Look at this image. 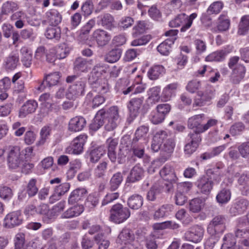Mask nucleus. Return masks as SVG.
Masks as SVG:
<instances>
[{"instance_id": "1", "label": "nucleus", "mask_w": 249, "mask_h": 249, "mask_svg": "<svg viewBox=\"0 0 249 249\" xmlns=\"http://www.w3.org/2000/svg\"><path fill=\"white\" fill-rule=\"evenodd\" d=\"M120 120L121 116L118 107L112 106L107 110L102 109L97 112L93 122L90 125V129L96 131L105 124L106 129L111 131L117 127Z\"/></svg>"}, {"instance_id": "2", "label": "nucleus", "mask_w": 249, "mask_h": 249, "mask_svg": "<svg viewBox=\"0 0 249 249\" xmlns=\"http://www.w3.org/2000/svg\"><path fill=\"white\" fill-rule=\"evenodd\" d=\"M109 219L116 224H120L126 220L130 216L129 209L121 204L114 205L110 210Z\"/></svg>"}, {"instance_id": "3", "label": "nucleus", "mask_w": 249, "mask_h": 249, "mask_svg": "<svg viewBox=\"0 0 249 249\" xmlns=\"http://www.w3.org/2000/svg\"><path fill=\"white\" fill-rule=\"evenodd\" d=\"M197 16L196 13L192 14L189 16L184 13L179 14L170 21L169 26L175 28L182 25L180 31L185 32L191 27L193 20L196 18Z\"/></svg>"}, {"instance_id": "4", "label": "nucleus", "mask_w": 249, "mask_h": 249, "mask_svg": "<svg viewBox=\"0 0 249 249\" xmlns=\"http://www.w3.org/2000/svg\"><path fill=\"white\" fill-rule=\"evenodd\" d=\"M226 219L225 216L217 215L213 217L207 227V231L211 235L222 233L226 229Z\"/></svg>"}, {"instance_id": "5", "label": "nucleus", "mask_w": 249, "mask_h": 249, "mask_svg": "<svg viewBox=\"0 0 249 249\" xmlns=\"http://www.w3.org/2000/svg\"><path fill=\"white\" fill-rule=\"evenodd\" d=\"M160 174L161 178L168 182L165 184L166 191L169 192L173 189V184L176 183L178 180L174 167L170 164H166L160 170Z\"/></svg>"}, {"instance_id": "6", "label": "nucleus", "mask_w": 249, "mask_h": 249, "mask_svg": "<svg viewBox=\"0 0 249 249\" xmlns=\"http://www.w3.org/2000/svg\"><path fill=\"white\" fill-rule=\"evenodd\" d=\"M24 156L21 154L18 146H12L9 148L7 156L9 167L11 169H16L20 167L23 162Z\"/></svg>"}, {"instance_id": "7", "label": "nucleus", "mask_w": 249, "mask_h": 249, "mask_svg": "<svg viewBox=\"0 0 249 249\" xmlns=\"http://www.w3.org/2000/svg\"><path fill=\"white\" fill-rule=\"evenodd\" d=\"M86 82L84 79H79L75 81L69 87L67 93V98L74 99L85 94Z\"/></svg>"}, {"instance_id": "8", "label": "nucleus", "mask_w": 249, "mask_h": 249, "mask_svg": "<svg viewBox=\"0 0 249 249\" xmlns=\"http://www.w3.org/2000/svg\"><path fill=\"white\" fill-rule=\"evenodd\" d=\"M87 139V136L85 134L80 135L73 139L71 145L66 149V153L79 155L83 151L84 145Z\"/></svg>"}, {"instance_id": "9", "label": "nucleus", "mask_w": 249, "mask_h": 249, "mask_svg": "<svg viewBox=\"0 0 249 249\" xmlns=\"http://www.w3.org/2000/svg\"><path fill=\"white\" fill-rule=\"evenodd\" d=\"M215 90L213 87L207 85L203 91H198L194 104L196 106H203L214 96Z\"/></svg>"}, {"instance_id": "10", "label": "nucleus", "mask_w": 249, "mask_h": 249, "mask_svg": "<svg viewBox=\"0 0 249 249\" xmlns=\"http://www.w3.org/2000/svg\"><path fill=\"white\" fill-rule=\"evenodd\" d=\"M204 233V229L201 226L195 225L186 231L184 237L187 241L198 243L202 240Z\"/></svg>"}, {"instance_id": "11", "label": "nucleus", "mask_w": 249, "mask_h": 249, "mask_svg": "<svg viewBox=\"0 0 249 249\" xmlns=\"http://www.w3.org/2000/svg\"><path fill=\"white\" fill-rule=\"evenodd\" d=\"M91 38L99 47H104L109 42L111 36L107 31L98 29L93 32Z\"/></svg>"}, {"instance_id": "12", "label": "nucleus", "mask_w": 249, "mask_h": 249, "mask_svg": "<svg viewBox=\"0 0 249 249\" xmlns=\"http://www.w3.org/2000/svg\"><path fill=\"white\" fill-rule=\"evenodd\" d=\"M249 207V200L245 198L240 197L235 200L230 209V213L233 215L242 214Z\"/></svg>"}, {"instance_id": "13", "label": "nucleus", "mask_w": 249, "mask_h": 249, "mask_svg": "<svg viewBox=\"0 0 249 249\" xmlns=\"http://www.w3.org/2000/svg\"><path fill=\"white\" fill-rule=\"evenodd\" d=\"M22 222L21 213L20 211H14L8 213L4 219V226L11 228L20 225Z\"/></svg>"}, {"instance_id": "14", "label": "nucleus", "mask_w": 249, "mask_h": 249, "mask_svg": "<svg viewBox=\"0 0 249 249\" xmlns=\"http://www.w3.org/2000/svg\"><path fill=\"white\" fill-rule=\"evenodd\" d=\"M213 183L211 178L207 177H202L197 180L196 185L199 192L206 195H209L213 187Z\"/></svg>"}, {"instance_id": "15", "label": "nucleus", "mask_w": 249, "mask_h": 249, "mask_svg": "<svg viewBox=\"0 0 249 249\" xmlns=\"http://www.w3.org/2000/svg\"><path fill=\"white\" fill-rule=\"evenodd\" d=\"M204 120V115L203 114L193 116L188 119V127L191 129H195V132L194 133H197L199 135V133H202L200 128L203 127L202 123Z\"/></svg>"}, {"instance_id": "16", "label": "nucleus", "mask_w": 249, "mask_h": 249, "mask_svg": "<svg viewBox=\"0 0 249 249\" xmlns=\"http://www.w3.org/2000/svg\"><path fill=\"white\" fill-rule=\"evenodd\" d=\"M38 107L37 103L33 100L26 101L21 107L19 110L18 117L24 118L28 114L33 113Z\"/></svg>"}, {"instance_id": "17", "label": "nucleus", "mask_w": 249, "mask_h": 249, "mask_svg": "<svg viewBox=\"0 0 249 249\" xmlns=\"http://www.w3.org/2000/svg\"><path fill=\"white\" fill-rule=\"evenodd\" d=\"M167 133L165 131L159 130L154 135L151 144V148L154 152H157L161 148L162 143L166 140Z\"/></svg>"}, {"instance_id": "18", "label": "nucleus", "mask_w": 249, "mask_h": 249, "mask_svg": "<svg viewBox=\"0 0 249 249\" xmlns=\"http://www.w3.org/2000/svg\"><path fill=\"white\" fill-rule=\"evenodd\" d=\"M86 124V121L84 117L76 116L70 120L68 129L72 132H79L83 130Z\"/></svg>"}, {"instance_id": "19", "label": "nucleus", "mask_w": 249, "mask_h": 249, "mask_svg": "<svg viewBox=\"0 0 249 249\" xmlns=\"http://www.w3.org/2000/svg\"><path fill=\"white\" fill-rule=\"evenodd\" d=\"M134 238V234L130 229L124 228L118 235L116 242L120 245H130Z\"/></svg>"}, {"instance_id": "20", "label": "nucleus", "mask_w": 249, "mask_h": 249, "mask_svg": "<svg viewBox=\"0 0 249 249\" xmlns=\"http://www.w3.org/2000/svg\"><path fill=\"white\" fill-rule=\"evenodd\" d=\"M53 49L51 52L53 53V58L49 60L51 62H54L56 58L63 59L65 58L70 52L71 49L66 43H62Z\"/></svg>"}, {"instance_id": "21", "label": "nucleus", "mask_w": 249, "mask_h": 249, "mask_svg": "<svg viewBox=\"0 0 249 249\" xmlns=\"http://www.w3.org/2000/svg\"><path fill=\"white\" fill-rule=\"evenodd\" d=\"M189 136L191 140V142L186 144L184 151L186 154L190 155L196 150L201 139L200 136L197 133H190Z\"/></svg>"}, {"instance_id": "22", "label": "nucleus", "mask_w": 249, "mask_h": 249, "mask_svg": "<svg viewBox=\"0 0 249 249\" xmlns=\"http://www.w3.org/2000/svg\"><path fill=\"white\" fill-rule=\"evenodd\" d=\"M93 64V60L79 57L74 62V70L75 71L87 72L91 68Z\"/></svg>"}, {"instance_id": "23", "label": "nucleus", "mask_w": 249, "mask_h": 249, "mask_svg": "<svg viewBox=\"0 0 249 249\" xmlns=\"http://www.w3.org/2000/svg\"><path fill=\"white\" fill-rule=\"evenodd\" d=\"M36 180L34 178L31 179L27 184L26 192L21 191L19 193L18 197L19 199L22 200L26 196L27 194L30 197L35 196L38 192V189L36 185Z\"/></svg>"}, {"instance_id": "24", "label": "nucleus", "mask_w": 249, "mask_h": 249, "mask_svg": "<svg viewBox=\"0 0 249 249\" xmlns=\"http://www.w3.org/2000/svg\"><path fill=\"white\" fill-rule=\"evenodd\" d=\"M60 76L59 72L51 73L45 77L41 84L38 88V90L43 91L47 85L49 87L55 86L58 83Z\"/></svg>"}, {"instance_id": "25", "label": "nucleus", "mask_w": 249, "mask_h": 249, "mask_svg": "<svg viewBox=\"0 0 249 249\" xmlns=\"http://www.w3.org/2000/svg\"><path fill=\"white\" fill-rule=\"evenodd\" d=\"M18 64V53L13 52L5 58L3 66L6 70L12 71L15 69Z\"/></svg>"}, {"instance_id": "26", "label": "nucleus", "mask_w": 249, "mask_h": 249, "mask_svg": "<svg viewBox=\"0 0 249 249\" xmlns=\"http://www.w3.org/2000/svg\"><path fill=\"white\" fill-rule=\"evenodd\" d=\"M144 97L133 98L130 99L127 104V107L134 116L138 115L143 103Z\"/></svg>"}, {"instance_id": "27", "label": "nucleus", "mask_w": 249, "mask_h": 249, "mask_svg": "<svg viewBox=\"0 0 249 249\" xmlns=\"http://www.w3.org/2000/svg\"><path fill=\"white\" fill-rule=\"evenodd\" d=\"M205 72H207L206 75L209 77V81L211 83L216 82L220 77V74L218 71L206 65H204L201 70H199L197 71V73L202 76Z\"/></svg>"}, {"instance_id": "28", "label": "nucleus", "mask_w": 249, "mask_h": 249, "mask_svg": "<svg viewBox=\"0 0 249 249\" xmlns=\"http://www.w3.org/2000/svg\"><path fill=\"white\" fill-rule=\"evenodd\" d=\"M235 235L237 237L246 238L249 236V225L245 219L240 218L238 220Z\"/></svg>"}, {"instance_id": "29", "label": "nucleus", "mask_w": 249, "mask_h": 249, "mask_svg": "<svg viewBox=\"0 0 249 249\" xmlns=\"http://www.w3.org/2000/svg\"><path fill=\"white\" fill-rule=\"evenodd\" d=\"M174 206L169 204H165L161 206L153 214V218L158 220L160 218L168 216L173 211Z\"/></svg>"}, {"instance_id": "30", "label": "nucleus", "mask_w": 249, "mask_h": 249, "mask_svg": "<svg viewBox=\"0 0 249 249\" xmlns=\"http://www.w3.org/2000/svg\"><path fill=\"white\" fill-rule=\"evenodd\" d=\"M20 52L21 55V62L24 66L26 68L31 67L33 59V52L32 50L26 46L22 47Z\"/></svg>"}, {"instance_id": "31", "label": "nucleus", "mask_w": 249, "mask_h": 249, "mask_svg": "<svg viewBox=\"0 0 249 249\" xmlns=\"http://www.w3.org/2000/svg\"><path fill=\"white\" fill-rule=\"evenodd\" d=\"M144 171L139 165H135L131 170L127 178V181L135 182L141 179L143 177Z\"/></svg>"}, {"instance_id": "32", "label": "nucleus", "mask_w": 249, "mask_h": 249, "mask_svg": "<svg viewBox=\"0 0 249 249\" xmlns=\"http://www.w3.org/2000/svg\"><path fill=\"white\" fill-rule=\"evenodd\" d=\"M92 86V89L101 94L107 93L109 90V86L107 82V80L105 79H101L100 80L90 83Z\"/></svg>"}, {"instance_id": "33", "label": "nucleus", "mask_w": 249, "mask_h": 249, "mask_svg": "<svg viewBox=\"0 0 249 249\" xmlns=\"http://www.w3.org/2000/svg\"><path fill=\"white\" fill-rule=\"evenodd\" d=\"M83 205H76L69 208L61 215L63 218H71L80 215L84 211Z\"/></svg>"}, {"instance_id": "34", "label": "nucleus", "mask_w": 249, "mask_h": 249, "mask_svg": "<svg viewBox=\"0 0 249 249\" xmlns=\"http://www.w3.org/2000/svg\"><path fill=\"white\" fill-rule=\"evenodd\" d=\"M246 73L245 67L243 65H238L232 71L231 80L234 84L239 83L244 77Z\"/></svg>"}, {"instance_id": "35", "label": "nucleus", "mask_w": 249, "mask_h": 249, "mask_svg": "<svg viewBox=\"0 0 249 249\" xmlns=\"http://www.w3.org/2000/svg\"><path fill=\"white\" fill-rule=\"evenodd\" d=\"M70 187L69 183H62L57 186L54 190V194L50 197V201L53 203V200H58L61 196L69 191Z\"/></svg>"}, {"instance_id": "36", "label": "nucleus", "mask_w": 249, "mask_h": 249, "mask_svg": "<svg viewBox=\"0 0 249 249\" xmlns=\"http://www.w3.org/2000/svg\"><path fill=\"white\" fill-rule=\"evenodd\" d=\"M105 72L104 67L100 64L94 66L89 74V83L97 81L101 79L103 73Z\"/></svg>"}, {"instance_id": "37", "label": "nucleus", "mask_w": 249, "mask_h": 249, "mask_svg": "<svg viewBox=\"0 0 249 249\" xmlns=\"http://www.w3.org/2000/svg\"><path fill=\"white\" fill-rule=\"evenodd\" d=\"M26 14L21 11L16 12L11 16V19L15 21V26L18 29H21L25 25Z\"/></svg>"}, {"instance_id": "38", "label": "nucleus", "mask_w": 249, "mask_h": 249, "mask_svg": "<svg viewBox=\"0 0 249 249\" xmlns=\"http://www.w3.org/2000/svg\"><path fill=\"white\" fill-rule=\"evenodd\" d=\"M165 69L161 65H155L149 69L147 72V76L149 78L155 80L164 74Z\"/></svg>"}, {"instance_id": "39", "label": "nucleus", "mask_w": 249, "mask_h": 249, "mask_svg": "<svg viewBox=\"0 0 249 249\" xmlns=\"http://www.w3.org/2000/svg\"><path fill=\"white\" fill-rule=\"evenodd\" d=\"M142 197L139 195H134L131 196L127 200L128 206L132 209L138 210L143 204Z\"/></svg>"}, {"instance_id": "40", "label": "nucleus", "mask_w": 249, "mask_h": 249, "mask_svg": "<svg viewBox=\"0 0 249 249\" xmlns=\"http://www.w3.org/2000/svg\"><path fill=\"white\" fill-rule=\"evenodd\" d=\"M178 88V84L174 83L168 85L163 89L161 97L163 100L167 101L169 100L174 94Z\"/></svg>"}, {"instance_id": "41", "label": "nucleus", "mask_w": 249, "mask_h": 249, "mask_svg": "<svg viewBox=\"0 0 249 249\" xmlns=\"http://www.w3.org/2000/svg\"><path fill=\"white\" fill-rule=\"evenodd\" d=\"M51 128L48 126H44L41 129L39 132V139L36 143L37 146H41L45 144L51 135Z\"/></svg>"}, {"instance_id": "42", "label": "nucleus", "mask_w": 249, "mask_h": 249, "mask_svg": "<svg viewBox=\"0 0 249 249\" xmlns=\"http://www.w3.org/2000/svg\"><path fill=\"white\" fill-rule=\"evenodd\" d=\"M87 191L85 188H78L73 191L68 199L69 203L73 204L81 200L86 194Z\"/></svg>"}, {"instance_id": "43", "label": "nucleus", "mask_w": 249, "mask_h": 249, "mask_svg": "<svg viewBox=\"0 0 249 249\" xmlns=\"http://www.w3.org/2000/svg\"><path fill=\"white\" fill-rule=\"evenodd\" d=\"M123 180V176L121 172L114 174L109 181V188L112 191L116 190Z\"/></svg>"}, {"instance_id": "44", "label": "nucleus", "mask_w": 249, "mask_h": 249, "mask_svg": "<svg viewBox=\"0 0 249 249\" xmlns=\"http://www.w3.org/2000/svg\"><path fill=\"white\" fill-rule=\"evenodd\" d=\"M39 213L43 215L42 219L46 223H49L53 217V213L52 210H50L49 206L45 204H41L39 206Z\"/></svg>"}, {"instance_id": "45", "label": "nucleus", "mask_w": 249, "mask_h": 249, "mask_svg": "<svg viewBox=\"0 0 249 249\" xmlns=\"http://www.w3.org/2000/svg\"><path fill=\"white\" fill-rule=\"evenodd\" d=\"M45 35L48 39L58 40L61 36V29L55 26L49 27L47 29Z\"/></svg>"}, {"instance_id": "46", "label": "nucleus", "mask_w": 249, "mask_h": 249, "mask_svg": "<svg viewBox=\"0 0 249 249\" xmlns=\"http://www.w3.org/2000/svg\"><path fill=\"white\" fill-rule=\"evenodd\" d=\"M223 243L221 249H232L236 245V240L234 235L231 233L225 235L223 239Z\"/></svg>"}, {"instance_id": "47", "label": "nucleus", "mask_w": 249, "mask_h": 249, "mask_svg": "<svg viewBox=\"0 0 249 249\" xmlns=\"http://www.w3.org/2000/svg\"><path fill=\"white\" fill-rule=\"evenodd\" d=\"M47 16L49 22L52 25H56L61 22V15L56 10H51L47 13Z\"/></svg>"}, {"instance_id": "48", "label": "nucleus", "mask_w": 249, "mask_h": 249, "mask_svg": "<svg viewBox=\"0 0 249 249\" xmlns=\"http://www.w3.org/2000/svg\"><path fill=\"white\" fill-rule=\"evenodd\" d=\"M238 178V182L241 185H245L243 187L245 191L242 190V194L243 195H247L249 192V186L248 182H249V173H245L241 175H239Z\"/></svg>"}, {"instance_id": "49", "label": "nucleus", "mask_w": 249, "mask_h": 249, "mask_svg": "<svg viewBox=\"0 0 249 249\" xmlns=\"http://www.w3.org/2000/svg\"><path fill=\"white\" fill-rule=\"evenodd\" d=\"M148 130V127L146 126L142 125L140 126L136 131L135 137L134 138L133 141L136 142L142 140L146 142Z\"/></svg>"}, {"instance_id": "50", "label": "nucleus", "mask_w": 249, "mask_h": 249, "mask_svg": "<svg viewBox=\"0 0 249 249\" xmlns=\"http://www.w3.org/2000/svg\"><path fill=\"white\" fill-rule=\"evenodd\" d=\"M122 54V51L120 49H113L106 55V60L109 63L117 62L120 58Z\"/></svg>"}, {"instance_id": "51", "label": "nucleus", "mask_w": 249, "mask_h": 249, "mask_svg": "<svg viewBox=\"0 0 249 249\" xmlns=\"http://www.w3.org/2000/svg\"><path fill=\"white\" fill-rule=\"evenodd\" d=\"M173 42V40L171 41L168 39L165 40L157 47L158 51L161 55H168L171 51V45Z\"/></svg>"}, {"instance_id": "52", "label": "nucleus", "mask_w": 249, "mask_h": 249, "mask_svg": "<svg viewBox=\"0 0 249 249\" xmlns=\"http://www.w3.org/2000/svg\"><path fill=\"white\" fill-rule=\"evenodd\" d=\"M227 53L223 50L213 52L205 58V60L208 62L220 61L224 59Z\"/></svg>"}, {"instance_id": "53", "label": "nucleus", "mask_w": 249, "mask_h": 249, "mask_svg": "<svg viewBox=\"0 0 249 249\" xmlns=\"http://www.w3.org/2000/svg\"><path fill=\"white\" fill-rule=\"evenodd\" d=\"M231 193L229 190L223 189L217 195L216 198L219 204H225L229 201Z\"/></svg>"}, {"instance_id": "54", "label": "nucleus", "mask_w": 249, "mask_h": 249, "mask_svg": "<svg viewBox=\"0 0 249 249\" xmlns=\"http://www.w3.org/2000/svg\"><path fill=\"white\" fill-rule=\"evenodd\" d=\"M204 206V201L199 198H195L190 202L189 209L193 213H198Z\"/></svg>"}, {"instance_id": "55", "label": "nucleus", "mask_w": 249, "mask_h": 249, "mask_svg": "<svg viewBox=\"0 0 249 249\" xmlns=\"http://www.w3.org/2000/svg\"><path fill=\"white\" fill-rule=\"evenodd\" d=\"M160 88L155 87L150 89L148 91L149 95L148 101H152L154 104L160 101Z\"/></svg>"}, {"instance_id": "56", "label": "nucleus", "mask_w": 249, "mask_h": 249, "mask_svg": "<svg viewBox=\"0 0 249 249\" xmlns=\"http://www.w3.org/2000/svg\"><path fill=\"white\" fill-rule=\"evenodd\" d=\"M249 30V15L243 16L240 20L238 33L239 35H245Z\"/></svg>"}, {"instance_id": "57", "label": "nucleus", "mask_w": 249, "mask_h": 249, "mask_svg": "<svg viewBox=\"0 0 249 249\" xmlns=\"http://www.w3.org/2000/svg\"><path fill=\"white\" fill-rule=\"evenodd\" d=\"M105 153V150L102 146H100L93 149L90 154V161L92 162L98 161Z\"/></svg>"}, {"instance_id": "58", "label": "nucleus", "mask_w": 249, "mask_h": 249, "mask_svg": "<svg viewBox=\"0 0 249 249\" xmlns=\"http://www.w3.org/2000/svg\"><path fill=\"white\" fill-rule=\"evenodd\" d=\"M94 240L98 246V249H107L109 245V241L105 239L102 234H98L94 236Z\"/></svg>"}, {"instance_id": "59", "label": "nucleus", "mask_w": 249, "mask_h": 249, "mask_svg": "<svg viewBox=\"0 0 249 249\" xmlns=\"http://www.w3.org/2000/svg\"><path fill=\"white\" fill-rule=\"evenodd\" d=\"M237 149L241 156L248 159L249 164V142H242L238 145Z\"/></svg>"}, {"instance_id": "60", "label": "nucleus", "mask_w": 249, "mask_h": 249, "mask_svg": "<svg viewBox=\"0 0 249 249\" xmlns=\"http://www.w3.org/2000/svg\"><path fill=\"white\" fill-rule=\"evenodd\" d=\"M224 6L223 3L220 1H217L212 3L207 9V13L209 15L218 14Z\"/></svg>"}, {"instance_id": "61", "label": "nucleus", "mask_w": 249, "mask_h": 249, "mask_svg": "<svg viewBox=\"0 0 249 249\" xmlns=\"http://www.w3.org/2000/svg\"><path fill=\"white\" fill-rule=\"evenodd\" d=\"M219 23L217 29L220 31H225L227 30L230 25V20L225 15H221L219 18Z\"/></svg>"}, {"instance_id": "62", "label": "nucleus", "mask_w": 249, "mask_h": 249, "mask_svg": "<svg viewBox=\"0 0 249 249\" xmlns=\"http://www.w3.org/2000/svg\"><path fill=\"white\" fill-rule=\"evenodd\" d=\"M107 163L103 161L99 163L94 170V175L95 177L102 178L105 175L107 168Z\"/></svg>"}, {"instance_id": "63", "label": "nucleus", "mask_w": 249, "mask_h": 249, "mask_svg": "<svg viewBox=\"0 0 249 249\" xmlns=\"http://www.w3.org/2000/svg\"><path fill=\"white\" fill-rule=\"evenodd\" d=\"M18 9L17 3L12 1H7L3 3L1 12L3 14H8L10 12H14Z\"/></svg>"}, {"instance_id": "64", "label": "nucleus", "mask_w": 249, "mask_h": 249, "mask_svg": "<svg viewBox=\"0 0 249 249\" xmlns=\"http://www.w3.org/2000/svg\"><path fill=\"white\" fill-rule=\"evenodd\" d=\"M82 163L79 160H75L70 163V167L68 170V174L71 177L74 176L76 172L81 167Z\"/></svg>"}]
</instances>
